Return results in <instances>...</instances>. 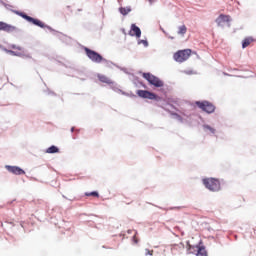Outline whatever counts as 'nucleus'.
<instances>
[{"instance_id":"nucleus-14","label":"nucleus","mask_w":256,"mask_h":256,"mask_svg":"<svg viewBox=\"0 0 256 256\" xmlns=\"http://www.w3.org/2000/svg\"><path fill=\"white\" fill-rule=\"evenodd\" d=\"M98 79L99 81H101V83H107L108 85H111V79H109L107 76L105 75H98Z\"/></svg>"},{"instance_id":"nucleus-23","label":"nucleus","mask_w":256,"mask_h":256,"mask_svg":"<svg viewBox=\"0 0 256 256\" xmlns=\"http://www.w3.org/2000/svg\"><path fill=\"white\" fill-rule=\"evenodd\" d=\"M146 255H153V252H150L149 249H146Z\"/></svg>"},{"instance_id":"nucleus-16","label":"nucleus","mask_w":256,"mask_h":256,"mask_svg":"<svg viewBox=\"0 0 256 256\" xmlns=\"http://www.w3.org/2000/svg\"><path fill=\"white\" fill-rule=\"evenodd\" d=\"M187 33V26L181 25L178 27V35H181L182 37Z\"/></svg>"},{"instance_id":"nucleus-24","label":"nucleus","mask_w":256,"mask_h":256,"mask_svg":"<svg viewBox=\"0 0 256 256\" xmlns=\"http://www.w3.org/2000/svg\"><path fill=\"white\" fill-rule=\"evenodd\" d=\"M9 53H11V55H17V53H15L13 50H10Z\"/></svg>"},{"instance_id":"nucleus-11","label":"nucleus","mask_w":256,"mask_h":256,"mask_svg":"<svg viewBox=\"0 0 256 256\" xmlns=\"http://www.w3.org/2000/svg\"><path fill=\"white\" fill-rule=\"evenodd\" d=\"M0 31H5L6 33H13L17 31V27L7 24L5 22H0Z\"/></svg>"},{"instance_id":"nucleus-3","label":"nucleus","mask_w":256,"mask_h":256,"mask_svg":"<svg viewBox=\"0 0 256 256\" xmlns=\"http://www.w3.org/2000/svg\"><path fill=\"white\" fill-rule=\"evenodd\" d=\"M203 185L206 187V189L213 192L220 191L221 189V183L215 178H204Z\"/></svg>"},{"instance_id":"nucleus-22","label":"nucleus","mask_w":256,"mask_h":256,"mask_svg":"<svg viewBox=\"0 0 256 256\" xmlns=\"http://www.w3.org/2000/svg\"><path fill=\"white\" fill-rule=\"evenodd\" d=\"M0 5H3L6 9H11V7H13L10 4L3 2V0H0Z\"/></svg>"},{"instance_id":"nucleus-20","label":"nucleus","mask_w":256,"mask_h":256,"mask_svg":"<svg viewBox=\"0 0 256 256\" xmlns=\"http://www.w3.org/2000/svg\"><path fill=\"white\" fill-rule=\"evenodd\" d=\"M173 119H176L177 121H180V123H183V117L177 113L172 114Z\"/></svg>"},{"instance_id":"nucleus-28","label":"nucleus","mask_w":256,"mask_h":256,"mask_svg":"<svg viewBox=\"0 0 256 256\" xmlns=\"http://www.w3.org/2000/svg\"><path fill=\"white\" fill-rule=\"evenodd\" d=\"M187 73V75H191V72H186Z\"/></svg>"},{"instance_id":"nucleus-25","label":"nucleus","mask_w":256,"mask_h":256,"mask_svg":"<svg viewBox=\"0 0 256 256\" xmlns=\"http://www.w3.org/2000/svg\"><path fill=\"white\" fill-rule=\"evenodd\" d=\"M150 5H153L155 3V0H148Z\"/></svg>"},{"instance_id":"nucleus-18","label":"nucleus","mask_w":256,"mask_h":256,"mask_svg":"<svg viewBox=\"0 0 256 256\" xmlns=\"http://www.w3.org/2000/svg\"><path fill=\"white\" fill-rule=\"evenodd\" d=\"M119 11H120L121 15H129V13H131V8L120 7Z\"/></svg>"},{"instance_id":"nucleus-8","label":"nucleus","mask_w":256,"mask_h":256,"mask_svg":"<svg viewBox=\"0 0 256 256\" xmlns=\"http://www.w3.org/2000/svg\"><path fill=\"white\" fill-rule=\"evenodd\" d=\"M216 23L218 27H223L227 25L228 27H231V17L227 15L220 14L218 19H216Z\"/></svg>"},{"instance_id":"nucleus-2","label":"nucleus","mask_w":256,"mask_h":256,"mask_svg":"<svg viewBox=\"0 0 256 256\" xmlns=\"http://www.w3.org/2000/svg\"><path fill=\"white\" fill-rule=\"evenodd\" d=\"M13 13H15L16 15H19V17H22V19H25L29 23H32L33 25H36L37 27H41V29H45V27H46L47 29L51 30V27L45 25L39 19H35V18L28 16L27 14H25L23 12H19L17 10H13Z\"/></svg>"},{"instance_id":"nucleus-21","label":"nucleus","mask_w":256,"mask_h":256,"mask_svg":"<svg viewBox=\"0 0 256 256\" xmlns=\"http://www.w3.org/2000/svg\"><path fill=\"white\" fill-rule=\"evenodd\" d=\"M138 45H144V47H149V42L147 40H138Z\"/></svg>"},{"instance_id":"nucleus-26","label":"nucleus","mask_w":256,"mask_h":256,"mask_svg":"<svg viewBox=\"0 0 256 256\" xmlns=\"http://www.w3.org/2000/svg\"><path fill=\"white\" fill-rule=\"evenodd\" d=\"M169 39H175V37H173V36H169Z\"/></svg>"},{"instance_id":"nucleus-17","label":"nucleus","mask_w":256,"mask_h":256,"mask_svg":"<svg viewBox=\"0 0 256 256\" xmlns=\"http://www.w3.org/2000/svg\"><path fill=\"white\" fill-rule=\"evenodd\" d=\"M203 129L206 132L209 131L211 133V135H215V131H216L215 128H213V127H211L209 125H204Z\"/></svg>"},{"instance_id":"nucleus-10","label":"nucleus","mask_w":256,"mask_h":256,"mask_svg":"<svg viewBox=\"0 0 256 256\" xmlns=\"http://www.w3.org/2000/svg\"><path fill=\"white\" fill-rule=\"evenodd\" d=\"M5 169L13 175H25V170L21 169L19 166L6 165Z\"/></svg>"},{"instance_id":"nucleus-27","label":"nucleus","mask_w":256,"mask_h":256,"mask_svg":"<svg viewBox=\"0 0 256 256\" xmlns=\"http://www.w3.org/2000/svg\"><path fill=\"white\" fill-rule=\"evenodd\" d=\"M71 131H72V133H73V131H75V128L72 127V128H71Z\"/></svg>"},{"instance_id":"nucleus-5","label":"nucleus","mask_w":256,"mask_h":256,"mask_svg":"<svg viewBox=\"0 0 256 256\" xmlns=\"http://www.w3.org/2000/svg\"><path fill=\"white\" fill-rule=\"evenodd\" d=\"M189 57H191V49L179 50L174 54V61L183 63L184 61H187Z\"/></svg>"},{"instance_id":"nucleus-19","label":"nucleus","mask_w":256,"mask_h":256,"mask_svg":"<svg viewBox=\"0 0 256 256\" xmlns=\"http://www.w3.org/2000/svg\"><path fill=\"white\" fill-rule=\"evenodd\" d=\"M86 197H99V192L93 191V192H87Z\"/></svg>"},{"instance_id":"nucleus-12","label":"nucleus","mask_w":256,"mask_h":256,"mask_svg":"<svg viewBox=\"0 0 256 256\" xmlns=\"http://www.w3.org/2000/svg\"><path fill=\"white\" fill-rule=\"evenodd\" d=\"M129 35L131 37H137V39H139V37H141V28H139V26L135 24H132Z\"/></svg>"},{"instance_id":"nucleus-29","label":"nucleus","mask_w":256,"mask_h":256,"mask_svg":"<svg viewBox=\"0 0 256 256\" xmlns=\"http://www.w3.org/2000/svg\"><path fill=\"white\" fill-rule=\"evenodd\" d=\"M185 117H187V114H183Z\"/></svg>"},{"instance_id":"nucleus-9","label":"nucleus","mask_w":256,"mask_h":256,"mask_svg":"<svg viewBox=\"0 0 256 256\" xmlns=\"http://www.w3.org/2000/svg\"><path fill=\"white\" fill-rule=\"evenodd\" d=\"M137 95L142 99H151V100L157 99V95H155V93L149 92L147 90H138Z\"/></svg>"},{"instance_id":"nucleus-15","label":"nucleus","mask_w":256,"mask_h":256,"mask_svg":"<svg viewBox=\"0 0 256 256\" xmlns=\"http://www.w3.org/2000/svg\"><path fill=\"white\" fill-rule=\"evenodd\" d=\"M46 153H49V154L59 153V148L55 145H52L49 148H47Z\"/></svg>"},{"instance_id":"nucleus-1","label":"nucleus","mask_w":256,"mask_h":256,"mask_svg":"<svg viewBox=\"0 0 256 256\" xmlns=\"http://www.w3.org/2000/svg\"><path fill=\"white\" fill-rule=\"evenodd\" d=\"M84 51L86 53V56L88 57V59H90V61H92V63H103V65H105V67H111V65H113V62L103 58V56H101V54L95 52L94 50H91L89 48H84Z\"/></svg>"},{"instance_id":"nucleus-4","label":"nucleus","mask_w":256,"mask_h":256,"mask_svg":"<svg viewBox=\"0 0 256 256\" xmlns=\"http://www.w3.org/2000/svg\"><path fill=\"white\" fill-rule=\"evenodd\" d=\"M142 77H144L146 81H148V83L154 87H163V85H165V83L159 79V77L151 73H143Z\"/></svg>"},{"instance_id":"nucleus-6","label":"nucleus","mask_w":256,"mask_h":256,"mask_svg":"<svg viewBox=\"0 0 256 256\" xmlns=\"http://www.w3.org/2000/svg\"><path fill=\"white\" fill-rule=\"evenodd\" d=\"M187 245L189 253H196L197 256H207V250H205V247L199 245L192 246L189 242H187Z\"/></svg>"},{"instance_id":"nucleus-13","label":"nucleus","mask_w":256,"mask_h":256,"mask_svg":"<svg viewBox=\"0 0 256 256\" xmlns=\"http://www.w3.org/2000/svg\"><path fill=\"white\" fill-rule=\"evenodd\" d=\"M254 39L253 37H247L242 41V49H246V47H249L251 43H253Z\"/></svg>"},{"instance_id":"nucleus-7","label":"nucleus","mask_w":256,"mask_h":256,"mask_svg":"<svg viewBox=\"0 0 256 256\" xmlns=\"http://www.w3.org/2000/svg\"><path fill=\"white\" fill-rule=\"evenodd\" d=\"M196 105L202 109V111H205V113H214L215 112V106L211 104L209 101H203V102H196Z\"/></svg>"}]
</instances>
